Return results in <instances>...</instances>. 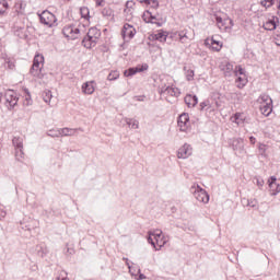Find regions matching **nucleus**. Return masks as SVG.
I'll return each mask as SVG.
<instances>
[{
	"label": "nucleus",
	"mask_w": 280,
	"mask_h": 280,
	"mask_svg": "<svg viewBox=\"0 0 280 280\" xmlns=\"http://www.w3.org/2000/svg\"><path fill=\"white\" fill-rule=\"evenodd\" d=\"M148 235V243L151 244L155 250H161V248L170 242V236H162V238L159 240V237L163 235V231L161 230L149 231Z\"/></svg>",
	"instance_id": "1"
},
{
	"label": "nucleus",
	"mask_w": 280,
	"mask_h": 280,
	"mask_svg": "<svg viewBox=\"0 0 280 280\" xmlns=\"http://www.w3.org/2000/svg\"><path fill=\"white\" fill-rule=\"evenodd\" d=\"M259 110L261 115L268 117L272 113V98L269 95L262 94L258 97Z\"/></svg>",
	"instance_id": "2"
},
{
	"label": "nucleus",
	"mask_w": 280,
	"mask_h": 280,
	"mask_svg": "<svg viewBox=\"0 0 280 280\" xmlns=\"http://www.w3.org/2000/svg\"><path fill=\"white\" fill-rule=\"evenodd\" d=\"M100 38V31L96 27H92L89 30L86 36L82 40L83 47L86 49H91L97 45V40Z\"/></svg>",
	"instance_id": "3"
},
{
	"label": "nucleus",
	"mask_w": 280,
	"mask_h": 280,
	"mask_svg": "<svg viewBox=\"0 0 280 280\" xmlns=\"http://www.w3.org/2000/svg\"><path fill=\"white\" fill-rule=\"evenodd\" d=\"M191 194L198 200V202H203L207 205L209 202V194H207L206 189L200 188L198 185L191 186L190 188Z\"/></svg>",
	"instance_id": "4"
},
{
	"label": "nucleus",
	"mask_w": 280,
	"mask_h": 280,
	"mask_svg": "<svg viewBox=\"0 0 280 280\" xmlns=\"http://www.w3.org/2000/svg\"><path fill=\"white\" fill-rule=\"evenodd\" d=\"M4 97L5 104H8L7 106H9V110H12V108H14L16 104H19V94H16V92L13 90H8L4 93Z\"/></svg>",
	"instance_id": "5"
},
{
	"label": "nucleus",
	"mask_w": 280,
	"mask_h": 280,
	"mask_svg": "<svg viewBox=\"0 0 280 280\" xmlns=\"http://www.w3.org/2000/svg\"><path fill=\"white\" fill-rule=\"evenodd\" d=\"M40 23L44 25H47L48 27H54L56 25V15L49 11H44L42 14H39Z\"/></svg>",
	"instance_id": "6"
},
{
	"label": "nucleus",
	"mask_w": 280,
	"mask_h": 280,
	"mask_svg": "<svg viewBox=\"0 0 280 280\" xmlns=\"http://www.w3.org/2000/svg\"><path fill=\"white\" fill-rule=\"evenodd\" d=\"M191 154H194V149L191 148V144L185 143L177 150V159H189Z\"/></svg>",
	"instance_id": "7"
},
{
	"label": "nucleus",
	"mask_w": 280,
	"mask_h": 280,
	"mask_svg": "<svg viewBox=\"0 0 280 280\" xmlns=\"http://www.w3.org/2000/svg\"><path fill=\"white\" fill-rule=\"evenodd\" d=\"M160 95H170L171 97H178L180 95V90L174 86H162L159 91Z\"/></svg>",
	"instance_id": "8"
},
{
	"label": "nucleus",
	"mask_w": 280,
	"mask_h": 280,
	"mask_svg": "<svg viewBox=\"0 0 280 280\" xmlns=\"http://www.w3.org/2000/svg\"><path fill=\"white\" fill-rule=\"evenodd\" d=\"M177 126L182 132H186L187 128H189V114H182L178 117Z\"/></svg>",
	"instance_id": "9"
},
{
	"label": "nucleus",
	"mask_w": 280,
	"mask_h": 280,
	"mask_svg": "<svg viewBox=\"0 0 280 280\" xmlns=\"http://www.w3.org/2000/svg\"><path fill=\"white\" fill-rule=\"evenodd\" d=\"M148 63H143L141 66H137L136 68H129L128 70H125L126 78H131V75H135L136 73H141L143 71H148Z\"/></svg>",
	"instance_id": "10"
},
{
	"label": "nucleus",
	"mask_w": 280,
	"mask_h": 280,
	"mask_svg": "<svg viewBox=\"0 0 280 280\" xmlns=\"http://www.w3.org/2000/svg\"><path fill=\"white\" fill-rule=\"evenodd\" d=\"M62 33L63 35H66L67 38H78V34H80V28L69 25L63 27Z\"/></svg>",
	"instance_id": "11"
},
{
	"label": "nucleus",
	"mask_w": 280,
	"mask_h": 280,
	"mask_svg": "<svg viewBox=\"0 0 280 280\" xmlns=\"http://www.w3.org/2000/svg\"><path fill=\"white\" fill-rule=\"evenodd\" d=\"M121 36L124 40H130V38H135V27L130 24H125L121 31Z\"/></svg>",
	"instance_id": "12"
},
{
	"label": "nucleus",
	"mask_w": 280,
	"mask_h": 280,
	"mask_svg": "<svg viewBox=\"0 0 280 280\" xmlns=\"http://www.w3.org/2000/svg\"><path fill=\"white\" fill-rule=\"evenodd\" d=\"M12 143L15 148V156H23V138L14 137Z\"/></svg>",
	"instance_id": "13"
},
{
	"label": "nucleus",
	"mask_w": 280,
	"mask_h": 280,
	"mask_svg": "<svg viewBox=\"0 0 280 280\" xmlns=\"http://www.w3.org/2000/svg\"><path fill=\"white\" fill-rule=\"evenodd\" d=\"M171 38H173V40H179L183 44H185V43H187V40H189L186 30L180 31V32L171 33Z\"/></svg>",
	"instance_id": "14"
},
{
	"label": "nucleus",
	"mask_w": 280,
	"mask_h": 280,
	"mask_svg": "<svg viewBox=\"0 0 280 280\" xmlns=\"http://www.w3.org/2000/svg\"><path fill=\"white\" fill-rule=\"evenodd\" d=\"M220 68L226 78H231V75H233V73H235V70L233 69V63H231L229 61L222 62Z\"/></svg>",
	"instance_id": "15"
},
{
	"label": "nucleus",
	"mask_w": 280,
	"mask_h": 280,
	"mask_svg": "<svg viewBox=\"0 0 280 280\" xmlns=\"http://www.w3.org/2000/svg\"><path fill=\"white\" fill-rule=\"evenodd\" d=\"M95 81H88L85 83L82 84V93H84V95H93V93H95Z\"/></svg>",
	"instance_id": "16"
},
{
	"label": "nucleus",
	"mask_w": 280,
	"mask_h": 280,
	"mask_svg": "<svg viewBox=\"0 0 280 280\" xmlns=\"http://www.w3.org/2000/svg\"><path fill=\"white\" fill-rule=\"evenodd\" d=\"M232 148L235 152H240V154H242V152H244V139L242 138H236L232 141Z\"/></svg>",
	"instance_id": "17"
},
{
	"label": "nucleus",
	"mask_w": 280,
	"mask_h": 280,
	"mask_svg": "<svg viewBox=\"0 0 280 280\" xmlns=\"http://www.w3.org/2000/svg\"><path fill=\"white\" fill-rule=\"evenodd\" d=\"M270 180L271 182H269V187H270V190L272 191L271 195L277 196V194L280 192V185L277 184V177L271 176Z\"/></svg>",
	"instance_id": "18"
},
{
	"label": "nucleus",
	"mask_w": 280,
	"mask_h": 280,
	"mask_svg": "<svg viewBox=\"0 0 280 280\" xmlns=\"http://www.w3.org/2000/svg\"><path fill=\"white\" fill-rule=\"evenodd\" d=\"M185 104L188 106V108H194L198 104V96L187 94L184 98Z\"/></svg>",
	"instance_id": "19"
},
{
	"label": "nucleus",
	"mask_w": 280,
	"mask_h": 280,
	"mask_svg": "<svg viewBox=\"0 0 280 280\" xmlns=\"http://www.w3.org/2000/svg\"><path fill=\"white\" fill-rule=\"evenodd\" d=\"M31 75H33V78H38L39 80H43V67L42 66H32L31 70H30Z\"/></svg>",
	"instance_id": "20"
},
{
	"label": "nucleus",
	"mask_w": 280,
	"mask_h": 280,
	"mask_svg": "<svg viewBox=\"0 0 280 280\" xmlns=\"http://www.w3.org/2000/svg\"><path fill=\"white\" fill-rule=\"evenodd\" d=\"M171 36L172 34L166 35L165 32H160L155 34V40H159L160 43H167V40H173Z\"/></svg>",
	"instance_id": "21"
},
{
	"label": "nucleus",
	"mask_w": 280,
	"mask_h": 280,
	"mask_svg": "<svg viewBox=\"0 0 280 280\" xmlns=\"http://www.w3.org/2000/svg\"><path fill=\"white\" fill-rule=\"evenodd\" d=\"M220 25H221V28H220L221 31L229 32V30L233 28L234 23H233V20L225 19Z\"/></svg>",
	"instance_id": "22"
},
{
	"label": "nucleus",
	"mask_w": 280,
	"mask_h": 280,
	"mask_svg": "<svg viewBox=\"0 0 280 280\" xmlns=\"http://www.w3.org/2000/svg\"><path fill=\"white\" fill-rule=\"evenodd\" d=\"M75 130L78 129H72V128H61L59 129V137H73L75 135Z\"/></svg>",
	"instance_id": "23"
},
{
	"label": "nucleus",
	"mask_w": 280,
	"mask_h": 280,
	"mask_svg": "<svg viewBox=\"0 0 280 280\" xmlns=\"http://www.w3.org/2000/svg\"><path fill=\"white\" fill-rule=\"evenodd\" d=\"M143 20L145 21V23H155L156 25L161 26V23L156 22V16L152 15V12L147 11L143 14Z\"/></svg>",
	"instance_id": "24"
},
{
	"label": "nucleus",
	"mask_w": 280,
	"mask_h": 280,
	"mask_svg": "<svg viewBox=\"0 0 280 280\" xmlns=\"http://www.w3.org/2000/svg\"><path fill=\"white\" fill-rule=\"evenodd\" d=\"M264 30H267L268 32H272L277 30V22L275 21V18L272 20H268L264 25Z\"/></svg>",
	"instance_id": "25"
},
{
	"label": "nucleus",
	"mask_w": 280,
	"mask_h": 280,
	"mask_svg": "<svg viewBox=\"0 0 280 280\" xmlns=\"http://www.w3.org/2000/svg\"><path fill=\"white\" fill-rule=\"evenodd\" d=\"M125 122L127 124V126H129V128H131L132 130H138L139 128V120L135 119V118H125Z\"/></svg>",
	"instance_id": "26"
},
{
	"label": "nucleus",
	"mask_w": 280,
	"mask_h": 280,
	"mask_svg": "<svg viewBox=\"0 0 280 280\" xmlns=\"http://www.w3.org/2000/svg\"><path fill=\"white\" fill-rule=\"evenodd\" d=\"M43 62H45V57L43 55H36L33 59V67H43Z\"/></svg>",
	"instance_id": "27"
},
{
	"label": "nucleus",
	"mask_w": 280,
	"mask_h": 280,
	"mask_svg": "<svg viewBox=\"0 0 280 280\" xmlns=\"http://www.w3.org/2000/svg\"><path fill=\"white\" fill-rule=\"evenodd\" d=\"M211 49H213V51H220V49H222V43L217 40L215 37L211 38Z\"/></svg>",
	"instance_id": "28"
},
{
	"label": "nucleus",
	"mask_w": 280,
	"mask_h": 280,
	"mask_svg": "<svg viewBox=\"0 0 280 280\" xmlns=\"http://www.w3.org/2000/svg\"><path fill=\"white\" fill-rule=\"evenodd\" d=\"M54 97V95L51 94V91L49 90H45L43 92V100L46 104H51V98Z\"/></svg>",
	"instance_id": "29"
},
{
	"label": "nucleus",
	"mask_w": 280,
	"mask_h": 280,
	"mask_svg": "<svg viewBox=\"0 0 280 280\" xmlns=\"http://www.w3.org/2000/svg\"><path fill=\"white\" fill-rule=\"evenodd\" d=\"M236 82H238L240 84L237 85L238 89H244V86H246L248 79H246V75H238L236 79Z\"/></svg>",
	"instance_id": "30"
},
{
	"label": "nucleus",
	"mask_w": 280,
	"mask_h": 280,
	"mask_svg": "<svg viewBox=\"0 0 280 280\" xmlns=\"http://www.w3.org/2000/svg\"><path fill=\"white\" fill-rule=\"evenodd\" d=\"M8 8H10V4H8V1L2 0L0 2V16H3V14H5V11L8 10Z\"/></svg>",
	"instance_id": "31"
},
{
	"label": "nucleus",
	"mask_w": 280,
	"mask_h": 280,
	"mask_svg": "<svg viewBox=\"0 0 280 280\" xmlns=\"http://www.w3.org/2000/svg\"><path fill=\"white\" fill-rule=\"evenodd\" d=\"M184 71H186V72H185L186 80H187L188 82H191V80H194V75H195L194 70L187 69V67H184Z\"/></svg>",
	"instance_id": "32"
},
{
	"label": "nucleus",
	"mask_w": 280,
	"mask_h": 280,
	"mask_svg": "<svg viewBox=\"0 0 280 280\" xmlns=\"http://www.w3.org/2000/svg\"><path fill=\"white\" fill-rule=\"evenodd\" d=\"M25 100H24V102H23V105L24 106H32V104H33V101H32V95H30V91H27V90H25Z\"/></svg>",
	"instance_id": "33"
},
{
	"label": "nucleus",
	"mask_w": 280,
	"mask_h": 280,
	"mask_svg": "<svg viewBox=\"0 0 280 280\" xmlns=\"http://www.w3.org/2000/svg\"><path fill=\"white\" fill-rule=\"evenodd\" d=\"M258 151L261 156H268V154L266 153L268 151V145H266L264 143H259Z\"/></svg>",
	"instance_id": "34"
},
{
	"label": "nucleus",
	"mask_w": 280,
	"mask_h": 280,
	"mask_svg": "<svg viewBox=\"0 0 280 280\" xmlns=\"http://www.w3.org/2000/svg\"><path fill=\"white\" fill-rule=\"evenodd\" d=\"M247 207H250L252 209H258V202L257 199H247Z\"/></svg>",
	"instance_id": "35"
},
{
	"label": "nucleus",
	"mask_w": 280,
	"mask_h": 280,
	"mask_svg": "<svg viewBox=\"0 0 280 280\" xmlns=\"http://www.w3.org/2000/svg\"><path fill=\"white\" fill-rule=\"evenodd\" d=\"M235 75H246V70L242 66H237L234 70Z\"/></svg>",
	"instance_id": "36"
},
{
	"label": "nucleus",
	"mask_w": 280,
	"mask_h": 280,
	"mask_svg": "<svg viewBox=\"0 0 280 280\" xmlns=\"http://www.w3.org/2000/svg\"><path fill=\"white\" fill-rule=\"evenodd\" d=\"M80 12H81L82 19H89V14H90L89 8L82 7L80 9Z\"/></svg>",
	"instance_id": "37"
},
{
	"label": "nucleus",
	"mask_w": 280,
	"mask_h": 280,
	"mask_svg": "<svg viewBox=\"0 0 280 280\" xmlns=\"http://www.w3.org/2000/svg\"><path fill=\"white\" fill-rule=\"evenodd\" d=\"M260 3L264 8H272V5H275V0H262Z\"/></svg>",
	"instance_id": "38"
},
{
	"label": "nucleus",
	"mask_w": 280,
	"mask_h": 280,
	"mask_svg": "<svg viewBox=\"0 0 280 280\" xmlns=\"http://www.w3.org/2000/svg\"><path fill=\"white\" fill-rule=\"evenodd\" d=\"M4 67L5 69H10L11 71H13L14 69V61L10 60V59H5L4 61Z\"/></svg>",
	"instance_id": "39"
},
{
	"label": "nucleus",
	"mask_w": 280,
	"mask_h": 280,
	"mask_svg": "<svg viewBox=\"0 0 280 280\" xmlns=\"http://www.w3.org/2000/svg\"><path fill=\"white\" fill-rule=\"evenodd\" d=\"M48 137H52V138H56V137H60V129H50L48 132H47Z\"/></svg>",
	"instance_id": "40"
},
{
	"label": "nucleus",
	"mask_w": 280,
	"mask_h": 280,
	"mask_svg": "<svg viewBox=\"0 0 280 280\" xmlns=\"http://www.w3.org/2000/svg\"><path fill=\"white\" fill-rule=\"evenodd\" d=\"M118 78H119V72L113 71L108 74L107 80L112 82L113 80H117Z\"/></svg>",
	"instance_id": "41"
},
{
	"label": "nucleus",
	"mask_w": 280,
	"mask_h": 280,
	"mask_svg": "<svg viewBox=\"0 0 280 280\" xmlns=\"http://www.w3.org/2000/svg\"><path fill=\"white\" fill-rule=\"evenodd\" d=\"M206 108H211V103L209 101H203L200 103V110H203Z\"/></svg>",
	"instance_id": "42"
},
{
	"label": "nucleus",
	"mask_w": 280,
	"mask_h": 280,
	"mask_svg": "<svg viewBox=\"0 0 280 280\" xmlns=\"http://www.w3.org/2000/svg\"><path fill=\"white\" fill-rule=\"evenodd\" d=\"M234 121L237 125L242 124V121H244V119L242 118V114H235L234 115Z\"/></svg>",
	"instance_id": "43"
},
{
	"label": "nucleus",
	"mask_w": 280,
	"mask_h": 280,
	"mask_svg": "<svg viewBox=\"0 0 280 280\" xmlns=\"http://www.w3.org/2000/svg\"><path fill=\"white\" fill-rule=\"evenodd\" d=\"M254 180H256V185L257 187H259V189H261V187H264V180L259 177H255Z\"/></svg>",
	"instance_id": "44"
},
{
	"label": "nucleus",
	"mask_w": 280,
	"mask_h": 280,
	"mask_svg": "<svg viewBox=\"0 0 280 280\" xmlns=\"http://www.w3.org/2000/svg\"><path fill=\"white\" fill-rule=\"evenodd\" d=\"M224 20L220 16H217L215 18V22H217V25L219 27V30H222V25H220Z\"/></svg>",
	"instance_id": "45"
},
{
	"label": "nucleus",
	"mask_w": 280,
	"mask_h": 280,
	"mask_svg": "<svg viewBox=\"0 0 280 280\" xmlns=\"http://www.w3.org/2000/svg\"><path fill=\"white\" fill-rule=\"evenodd\" d=\"M132 5H135V2L133 1H127L126 2V8H132Z\"/></svg>",
	"instance_id": "46"
},
{
	"label": "nucleus",
	"mask_w": 280,
	"mask_h": 280,
	"mask_svg": "<svg viewBox=\"0 0 280 280\" xmlns=\"http://www.w3.org/2000/svg\"><path fill=\"white\" fill-rule=\"evenodd\" d=\"M257 139H255V137H249V142L252 143V145H255Z\"/></svg>",
	"instance_id": "47"
},
{
	"label": "nucleus",
	"mask_w": 280,
	"mask_h": 280,
	"mask_svg": "<svg viewBox=\"0 0 280 280\" xmlns=\"http://www.w3.org/2000/svg\"><path fill=\"white\" fill-rule=\"evenodd\" d=\"M5 215H7L5 211L4 210H0V220H1V218H5Z\"/></svg>",
	"instance_id": "48"
},
{
	"label": "nucleus",
	"mask_w": 280,
	"mask_h": 280,
	"mask_svg": "<svg viewBox=\"0 0 280 280\" xmlns=\"http://www.w3.org/2000/svg\"><path fill=\"white\" fill-rule=\"evenodd\" d=\"M102 3H104V0H96V5L102 7Z\"/></svg>",
	"instance_id": "49"
},
{
	"label": "nucleus",
	"mask_w": 280,
	"mask_h": 280,
	"mask_svg": "<svg viewBox=\"0 0 280 280\" xmlns=\"http://www.w3.org/2000/svg\"><path fill=\"white\" fill-rule=\"evenodd\" d=\"M139 279H140V280H143V279H145V276H144L143 273H140V275H139Z\"/></svg>",
	"instance_id": "50"
},
{
	"label": "nucleus",
	"mask_w": 280,
	"mask_h": 280,
	"mask_svg": "<svg viewBox=\"0 0 280 280\" xmlns=\"http://www.w3.org/2000/svg\"><path fill=\"white\" fill-rule=\"evenodd\" d=\"M103 14H108V9H104Z\"/></svg>",
	"instance_id": "51"
},
{
	"label": "nucleus",
	"mask_w": 280,
	"mask_h": 280,
	"mask_svg": "<svg viewBox=\"0 0 280 280\" xmlns=\"http://www.w3.org/2000/svg\"><path fill=\"white\" fill-rule=\"evenodd\" d=\"M57 280H68L67 277L58 278Z\"/></svg>",
	"instance_id": "52"
},
{
	"label": "nucleus",
	"mask_w": 280,
	"mask_h": 280,
	"mask_svg": "<svg viewBox=\"0 0 280 280\" xmlns=\"http://www.w3.org/2000/svg\"><path fill=\"white\" fill-rule=\"evenodd\" d=\"M163 237H165V235L161 234V236L159 237V240H163Z\"/></svg>",
	"instance_id": "53"
},
{
	"label": "nucleus",
	"mask_w": 280,
	"mask_h": 280,
	"mask_svg": "<svg viewBox=\"0 0 280 280\" xmlns=\"http://www.w3.org/2000/svg\"><path fill=\"white\" fill-rule=\"evenodd\" d=\"M126 266H128V268H130V262H129V261H126Z\"/></svg>",
	"instance_id": "54"
},
{
	"label": "nucleus",
	"mask_w": 280,
	"mask_h": 280,
	"mask_svg": "<svg viewBox=\"0 0 280 280\" xmlns=\"http://www.w3.org/2000/svg\"><path fill=\"white\" fill-rule=\"evenodd\" d=\"M278 10L280 11V2H279V4H278Z\"/></svg>",
	"instance_id": "55"
},
{
	"label": "nucleus",
	"mask_w": 280,
	"mask_h": 280,
	"mask_svg": "<svg viewBox=\"0 0 280 280\" xmlns=\"http://www.w3.org/2000/svg\"><path fill=\"white\" fill-rule=\"evenodd\" d=\"M124 259V261H128V258H122Z\"/></svg>",
	"instance_id": "56"
},
{
	"label": "nucleus",
	"mask_w": 280,
	"mask_h": 280,
	"mask_svg": "<svg viewBox=\"0 0 280 280\" xmlns=\"http://www.w3.org/2000/svg\"><path fill=\"white\" fill-rule=\"evenodd\" d=\"M65 277H67V272H63Z\"/></svg>",
	"instance_id": "57"
},
{
	"label": "nucleus",
	"mask_w": 280,
	"mask_h": 280,
	"mask_svg": "<svg viewBox=\"0 0 280 280\" xmlns=\"http://www.w3.org/2000/svg\"><path fill=\"white\" fill-rule=\"evenodd\" d=\"M155 5H159V2H155Z\"/></svg>",
	"instance_id": "58"
},
{
	"label": "nucleus",
	"mask_w": 280,
	"mask_h": 280,
	"mask_svg": "<svg viewBox=\"0 0 280 280\" xmlns=\"http://www.w3.org/2000/svg\"><path fill=\"white\" fill-rule=\"evenodd\" d=\"M0 104H1V94H0Z\"/></svg>",
	"instance_id": "59"
},
{
	"label": "nucleus",
	"mask_w": 280,
	"mask_h": 280,
	"mask_svg": "<svg viewBox=\"0 0 280 280\" xmlns=\"http://www.w3.org/2000/svg\"><path fill=\"white\" fill-rule=\"evenodd\" d=\"M279 16H280V11L278 12Z\"/></svg>",
	"instance_id": "60"
}]
</instances>
